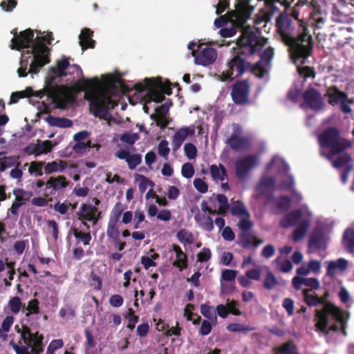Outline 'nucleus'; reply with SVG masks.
I'll return each instance as SVG.
<instances>
[{"instance_id": "obj_1", "label": "nucleus", "mask_w": 354, "mask_h": 354, "mask_svg": "<svg viewBox=\"0 0 354 354\" xmlns=\"http://www.w3.org/2000/svg\"><path fill=\"white\" fill-rule=\"evenodd\" d=\"M259 32L254 31L252 27L243 30L241 35L237 39V54L234 56L226 65V68L219 75L222 82H232L240 77L251 68V63L247 62L242 56H251L259 52L267 44V39L260 37Z\"/></svg>"}, {"instance_id": "obj_2", "label": "nucleus", "mask_w": 354, "mask_h": 354, "mask_svg": "<svg viewBox=\"0 0 354 354\" xmlns=\"http://www.w3.org/2000/svg\"><path fill=\"white\" fill-rule=\"evenodd\" d=\"M277 24L283 39L290 48V55L293 62L295 64H304L313 50V37L307 26L304 22L299 21L297 35L293 37L281 29L278 20Z\"/></svg>"}, {"instance_id": "obj_3", "label": "nucleus", "mask_w": 354, "mask_h": 354, "mask_svg": "<svg viewBox=\"0 0 354 354\" xmlns=\"http://www.w3.org/2000/svg\"><path fill=\"white\" fill-rule=\"evenodd\" d=\"M100 82L97 77L90 79L82 78L76 82V86L80 91L89 90L85 94V99L90 101V109L93 114L99 118L106 119L109 114V109H114L118 103L106 93L95 94V91Z\"/></svg>"}, {"instance_id": "obj_4", "label": "nucleus", "mask_w": 354, "mask_h": 354, "mask_svg": "<svg viewBox=\"0 0 354 354\" xmlns=\"http://www.w3.org/2000/svg\"><path fill=\"white\" fill-rule=\"evenodd\" d=\"M55 77H52L50 80L46 83L43 89L33 91L31 88H28L26 91L28 92V96H35L42 98L47 95L52 99L53 102L56 104V107L64 109L69 104H72L75 101V96L73 92L66 85H57L54 84Z\"/></svg>"}, {"instance_id": "obj_5", "label": "nucleus", "mask_w": 354, "mask_h": 354, "mask_svg": "<svg viewBox=\"0 0 354 354\" xmlns=\"http://www.w3.org/2000/svg\"><path fill=\"white\" fill-rule=\"evenodd\" d=\"M319 145L322 149H328V152H321V156L328 160H332L333 157L344 152L352 146L351 142L342 138L339 130L334 127H330L324 129L317 138Z\"/></svg>"}, {"instance_id": "obj_6", "label": "nucleus", "mask_w": 354, "mask_h": 354, "mask_svg": "<svg viewBox=\"0 0 354 354\" xmlns=\"http://www.w3.org/2000/svg\"><path fill=\"white\" fill-rule=\"evenodd\" d=\"M54 39L53 32H48L45 36H37L31 50H28L24 55L28 54V57L33 55V60L30 64V73L37 74L41 68L50 62L49 57V48L46 46L44 41L51 44Z\"/></svg>"}, {"instance_id": "obj_7", "label": "nucleus", "mask_w": 354, "mask_h": 354, "mask_svg": "<svg viewBox=\"0 0 354 354\" xmlns=\"http://www.w3.org/2000/svg\"><path fill=\"white\" fill-rule=\"evenodd\" d=\"M254 7L251 6L248 1H241L236 5V8L229 12V20L232 26L230 28H223L219 30L222 37H230L234 36L236 32L237 28H241L242 31L248 26L243 27L248 19L250 18Z\"/></svg>"}, {"instance_id": "obj_8", "label": "nucleus", "mask_w": 354, "mask_h": 354, "mask_svg": "<svg viewBox=\"0 0 354 354\" xmlns=\"http://www.w3.org/2000/svg\"><path fill=\"white\" fill-rule=\"evenodd\" d=\"M331 315L337 320H342V310L333 304H327L322 309L315 310V319L317 320L315 328L317 331H320L326 335L328 334L327 327L328 325V315Z\"/></svg>"}, {"instance_id": "obj_9", "label": "nucleus", "mask_w": 354, "mask_h": 354, "mask_svg": "<svg viewBox=\"0 0 354 354\" xmlns=\"http://www.w3.org/2000/svg\"><path fill=\"white\" fill-rule=\"evenodd\" d=\"M230 213L233 216L239 218L237 227L240 230H252L254 223L250 219V213L242 201H235L230 207Z\"/></svg>"}, {"instance_id": "obj_10", "label": "nucleus", "mask_w": 354, "mask_h": 354, "mask_svg": "<svg viewBox=\"0 0 354 354\" xmlns=\"http://www.w3.org/2000/svg\"><path fill=\"white\" fill-rule=\"evenodd\" d=\"M250 85L247 80L236 81L232 86L231 97L236 105H245L250 102Z\"/></svg>"}, {"instance_id": "obj_11", "label": "nucleus", "mask_w": 354, "mask_h": 354, "mask_svg": "<svg viewBox=\"0 0 354 354\" xmlns=\"http://www.w3.org/2000/svg\"><path fill=\"white\" fill-rule=\"evenodd\" d=\"M101 214L102 212L95 206L84 203L81 205L77 215L78 220L81 221L86 230H89L90 225L86 221H90L93 225H95L101 218Z\"/></svg>"}, {"instance_id": "obj_12", "label": "nucleus", "mask_w": 354, "mask_h": 354, "mask_svg": "<svg viewBox=\"0 0 354 354\" xmlns=\"http://www.w3.org/2000/svg\"><path fill=\"white\" fill-rule=\"evenodd\" d=\"M14 37L12 39L11 48L21 50L26 48V50H31L35 42L34 32L32 29L28 28L17 34L15 30H12Z\"/></svg>"}, {"instance_id": "obj_13", "label": "nucleus", "mask_w": 354, "mask_h": 354, "mask_svg": "<svg viewBox=\"0 0 354 354\" xmlns=\"http://www.w3.org/2000/svg\"><path fill=\"white\" fill-rule=\"evenodd\" d=\"M134 88L140 93L147 91L149 99L157 103L162 102L165 99L163 93L156 86L155 80L153 78H145L143 82L136 84Z\"/></svg>"}, {"instance_id": "obj_14", "label": "nucleus", "mask_w": 354, "mask_h": 354, "mask_svg": "<svg viewBox=\"0 0 354 354\" xmlns=\"http://www.w3.org/2000/svg\"><path fill=\"white\" fill-rule=\"evenodd\" d=\"M258 157L256 155H248L237 159L234 163L235 174L237 178L241 179L258 165Z\"/></svg>"}, {"instance_id": "obj_15", "label": "nucleus", "mask_w": 354, "mask_h": 354, "mask_svg": "<svg viewBox=\"0 0 354 354\" xmlns=\"http://www.w3.org/2000/svg\"><path fill=\"white\" fill-rule=\"evenodd\" d=\"M303 99L304 104L313 111H318L324 107L321 93L314 88L306 89L303 93Z\"/></svg>"}, {"instance_id": "obj_16", "label": "nucleus", "mask_w": 354, "mask_h": 354, "mask_svg": "<svg viewBox=\"0 0 354 354\" xmlns=\"http://www.w3.org/2000/svg\"><path fill=\"white\" fill-rule=\"evenodd\" d=\"M194 62L196 64L207 66L212 64L217 58V51L216 49L206 46L201 48L198 53H193Z\"/></svg>"}, {"instance_id": "obj_17", "label": "nucleus", "mask_w": 354, "mask_h": 354, "mask_svg": "<svg viewBox=\"0 0 354 354\" xmlns=\"http://www.w3.org/2000/svg\"><path fill=\"white\" fill-rule=\"evenodd\" d=\"M324 96L328 97V103L333 106L337 105L342 101H347L350 104L354 103L353 99L348 98V95L345 92L340 91L335 85L328 87Z\"/></svg>"}, {"instance_id": "obj_18", "label": "nucleus", "mask_w": 354, "mask_h": 354, "mask_svg": "<svg viewBox=\"0 0 354 354\" xmlns=\"http://www.w3.org/2000/svg\"><path fill=\"white\" fill-rule=\"evenodd\" d=\"M251 230H241L239 235V241L237 244L244 249H250L251 248H256L263 243L262 239H258L253 233L250 232Z\"/></svg>"}, {"instance_id": "obj_19", "label": "nucleus", "mask_w": 354, "mask_h": 354, "mask_svg": "<svg viewBox=\"0 0 354 354\" xmlns=\"http://www.w3.org/2000/svg\"><path fill=\"white\" fill-rule=\"evenodd\" d=\"M115 156L120 160H124L131 170L135 169L142 162V157L140 154H131L129 151L119 150Z\"/></svg>"}, {"instance_id": "obj_20", "label": "nucleus", "mask_w": 354, "mask_h": 354, "mask_svg": "<svg viewBox=\"0 0 354 354\" xmlns=\"http://www.w3.org/2000/svg\"><path fill=\"white\" fill-rule=\"evenodd\" d=\"M93 36V31L91 29L84 28L82 30L79 35L80 45L83 51L88 48H94L95 46V41L92 39Z\"/></svg>"}, {"instance_id": "obj_21", "label": "nucleus", "mask_w": 354, "mask_h": 354, "mask_svg": "<svg viewBox=\"0 0 354 354\" xmlns=\"http://www.w3.org/2000/svg\"><path fill=\"white\" fill-rule=\"evenodd\" d=\"M227 143L232 150L236 151L245 149L249 146L248 139L236 133H232L227 139Z\"/></svg>"}, {"instance_id": "obj_22", "label": "nucleus", "mask_w": 354, "mask_h": 354, "mask_svg": "<svg viewBox=\"0 0 354 354\" xmlns=\"http://www.w3.org/2000/svg\"><path fill=\"white\" fill-rule=\"evenodd\" d=\"M302 212L300 209L293 210L282 218L280 225L283 228H289L295 225L301 218Z\"/></svg>"}, {"instance_id": "obj_23", "label": "nucleus", "mask_w": 354, "mask_h": 354, "mask_svg": "<svg viewBox=\"0 0 354 354\" xmlns=\"http://www.w3.org/2000/svg\"><path fill=\"white\" fill-rule=\"evenodd\" d=\"M66 178L64 176H58L57 177H50L46 183V188L52 189L50 194H53V191H59L68 186Z\"/></svg>"}, {"instance_id": "obj_24", "label": "nucleus", "mask_w": 354, "mask_h": 354, "mask_svg": "<svg viewBox=\"0 0 354 354\" xmlns=\"http://www.w3.org/2000/svg\"><path fill=\"white\" fill-rule=\"evenodd\" d=\"M194 133V130H190L189 128H181L177 131L173 136L172 146L174 151L178 150L183 143L184 140L187 138L189 134Z\"/></svg>"}, {"instance_id": "obj_25", "label": "nucleus", "mask_w": 354, "mask_h": 354, "mask_svg": "<svg viewBox=\"0 0 354 354\" xmlns=\"http://www.w3.org/2000/svg\"><path fill=\"white\" fill-rule=\"evenodd\" d=\"M13 194L16 196L15 200L12 202L11 207L9 209V212L15 216L18 215V209L19 208L26 203V198H24L22 196H20L19 194H24L26 195H29V194L25 192L22 189H15L13 190Z\"/></svg>"}, {"instance_id": "obj_26", "label": "nucleus", "mask_w": 354, "mask_h": 354, "mask_svg": "<svg viewBox=\"0 0 354 354\" xmlns=\"http://www.w3.org/2000/svg\"><path fill=\"white\" fill-rule=\"evenodd\" d=\"M172 250L175 252L176 257V260L173 263V266L182 271L187 267V257L178 245L174 244Z\"/></svg>"}, {"instance_id": "obj_27", "label": "nucleus", "mask_w": 354, "mask_h": 354, "mask_svg": "<svg viewBox=\"0 0 354 354\" xmlns=\"http://www.w3.org/2000/svg\"><path fill=\"white\" fill-rule=\"evenodd\" d=\"M45 121L51 127L69 128L73 126V122L70 119L55 117L51 115H48L45 118Z\"/></svg>"}, {"instance_id": "obj_28", "label": "nucleus", "mask_w": 354, "mask_h": 354, "mask_svg": "<svg viewBox=\"0 0 354 354\" xmlns=\"http://www.w3.org/2000/svg\"><path fill=\"white\" fill-rule=\"evenodd\" d=\"M88 232H82L76 227H71V232L76 239V245L82 243L84 245H88L92 239L91 234L89 230Z\"/></svg>"}, {"instance_id": "obj_29", "label": "nucleus", "mask_w": 354, "mask_h": 354, "mask_svg": "<svg viewBox=\"0 0 354 354\" xmlns=\"http://www.w3.org/2000/svg\"><path fill=\"white\" fill-rule=\"evenodd\" d=\"M324 245V237L323 232L321 230H315L311 234L309 241L308 247L315 248V249H321Z\"/></svg>"}, {"instance_id": "obj_30", "label": "nucleus", "mask_w": 354, "mask_h": 354, "mask_svg": "<svg viewBox=\"0 0 354 354\" xmlns=\"http://www.w3.org/2000/svg\"><path fill=\"white\" fill-rule=\"evenodd\" d=\"M342 243L346 251L354 253V229L347 228L343 234Z\"/></svg>"}, {"instance_id": "obj_31", "label": "nucleus", "mask_w": 354, "mask_h": 354, "mask_svg": "<svg viewBox=\"0 0 354 354\" xmlns=\"http://www.w3.org/2000/svg\"><path fill=\"white\" fill-rule=\"evenodd\" d=\"M347 267L348 261L343 258H339L336 261H329L326 269L327 275L333 276L337 269L344 271L347 268Z\"/></svg>"}, {"instance_id": "obj_32", "label": "nucleus", "mask_w": 354, "mask_h": 354, "mask_svg": "<svg viewBox=\"0 0 354 354\" xmlns=\"http://www.w3.org/2000/svg\"><path fill=\"white\" fill-rule=\"evenodd\" d=\"M274 184L275 180L273 177L264 176L256 186V192L260 194H266L274 186Z\"/></svg>"}, {"instance_id": "obj_33", "label": "nucleus", "mask_w": 354, "mask_h": 354, "mask_svg": "<svg viewBox=\"0 0 354 354\" xmlns=\"http://www.w3.org/2000/svg\"><path fill=\"white\" fill-rule=\"evenodd\" d=\"M310 226V222L308 219L303 220L297 227L292 232V240L298 242L303 239Z\"/></svg>"}, {"instance_id": "obj_34", "label": "nucleus", "mask_w": 354, "mask_h": 354, "mask_svg": "<svg viewBox=\"0 0 354 354\" xmlns=\"http://www.w3.org/2000/svg\"><path fill=\"white\" fill-rule=\"evenodd\" d=\"M21 165L18 156H9L0 158V173L14 165Z\"/></svg>"}, {"instance_id": "obj_35", "label": "nucleus", "mask_w": 354, "mask_h": 354, "mask_svg": "<svg viewBox=\"0 0 354 354\" xmlns=\"http://www.w3.org/2000/svg\"><path fill=\"white\" fill-rule=\"evenodd\" d=\"M339 156L334 160H330L334 168L339 169L347 165H351L350 163L353 161V158L348 153H342Z\"/></svg>"}, {"instance_id": "obj_36", "label": "nucleus", "mask_w": 354, "mask_h": 354, "mask_svg": "<svg viewBox=\"0 0 354 354\" xmlns=\"http://www.w3.org/2000/svg\"><path fill=\"white\" fill-rule=\"evenodd\" d=\"M210 174L212 178L215 180L223 181L227 178V170L221 164L218 167L216 165H212L210 167Z\"/></svg>"}, {"instance_id": "obj_37", "label": "nucleus", "mask_w": 354, "mask_h": 354, "mask_svg": "<svg viewBox=\"0 0 354 354\" xmlns=\"http://www.w3.org/2000/svg\"><path fill=\"white\" fill-rule=\"evenodd\" d=\"M70 66L68 59L64 57L62 59L57 62L56 68H50V71L57 77H65L66 73L65 71Z\"/></svg>"}, {"instance_id": "obj_38", "label": "nucleus", "mask_w": 354, "mask_h": 354, "mask_svg": "<svg viewBox=\"0 0 354 354\" xmlns=\"http://www.w3.org/2000/svg\"><path fill=\"white\" fill-rule=\"evenodd\" d=\"M66 167V162L64 160L53 161L44 165V172L46 174H50L55 171H62Z\"/></svg>"}, {"instance_id": "obj_39", "label": "nucleus", "mask_w": 354, "mask_h": 354, "mask_svg": "<svg viewBox=\"0 0 354 354\" xmlns=\"http://www.w3.org/2000/svg\"><path fill=\"white\" fill-rule=\"evenodd\" d=\"M26 50H24L21 53V59L20 61L21 66L17 70V73L19 77H26L28 73H30V70L27 72L28 66L29 64V59L32 58V61L33 60V55L28 57V54H25Z\"/></svg>"}, {"instance_id": "obj_40", "label": "nucleus", "mask_w": 354, "mask_h": 354, "mask_svg": "<svg viewBox=\"0 0 354 354\" xmlns=\"http://www.w3.org/2000/svg\"><path fill=\"white\" fill-rule=\"evenodd\" d=\"M53 145L51 141L45 140L43 142H39L34 147L33 153L35 156H39L42 153H47L51 151Z\"/></svg>"}, {"instance_id": "obj_41", "label": "nucleus", "mask_w": 354, "mask_h": 354, "mask_svg": "<svg viewBox=\"0 0 354 354\" xmlns=\"http://www.w3.org/2000/svg\"><path fill=\"white\" fill-rule=\"evenodd\" d=\"M17 333H21V338L23 339L26 345L32 344V340L35 338V333H32L30 328L25 325L22 326V330L21 331L18 326H15Z\"/></svg>"}, {"instance_id": "obj_42", "label": "nucleus", "mask_w": 354, "mask_h": 354, "mask_svg": "<svg viewBox=\"0 0 354 354\" xmlns=\"http://www.w3.org/2000/svg\"><path fill=\"white\" fill-rule=\"evenodd\" d=\"M278 284L279 281L275 275L271 271H268L263 280V288L268 290H271Z\"/></svg>"}, {"instance_id": "obj_43", "label": "nucleus", "mask_w": 354, "mask_h": 354, "mask_svg": "<svg viewBox=\"0 0 354 354\" xmlns=\"http://www.w3.org/2000/svg\"><path fill=\"white\" fill-rule=\"evenodd\" d=\"M277 352L280 354H299L297 352V347L294 342L289 341L283 343L281 346L278 347Z\"/></svg>"}, {"instance_id": "obj_44", "label": "nucleus", "mask_w": 354, "mask_h": 354, "mask_svg": "<svg viewBox=\"0 0 354 354\" xmlns=\"http://www.w3.org/2000/svg\"><path fill=\"white\" fill-rule=\"evenodd\" d=\"M45 162L43 161H32L30 162L28 171L30 174H35L36 176L43 175V169Z\"/></svg>"}, {"instance_id": "obj_45", "label": "nucleus", "mask_w": 354, "mask_h": 354, "mask_svg": "<svg viewBox=\"0 0 354 354\" xmlns=\"http://www.w3.org/2000/svg\"><path fill=\"white\" fill-rule=\"evenodd\" d=\"M276 207L281 212H286L291 204V199L287 196H280L274 202Z\"/></svg>"}, {"instance_id": "obj_46", "label": "nucleus", "mask_w": 354, "mask_h": 354, "mask_svg": "<svg viewBox=\"0 0 354 354\" xmlns=\"http://www.w3.org/2000/svg\"><path fill=\"white\" fill-rule=\"evenodd\" d=\"M27 312L26 313V317H29L30 315H37L40 312L39 309V301L37 299H32L28 303L27 307L25 308Z\"/></svg>"}, {"instance_id": "obj_47", "label": "nucleus", "mask_w": 354, "mask_h": 354, "mask_svg": "<svg viewBox=\"0 0 354 354\" xmlns=\"http://www.w3.org/2000/svg\"><path fill=\"white\" fill-rule=\"evenodd\" d=\"M123 211L124 206L122 203H121L120 202L116 203L111 210L109 221L113 222H118Z\"/></svg>"}, {"instance_id": "obj_48", "label": "nucleus", "mask_w": 354, "mask_h": 354, "mask_svg": "<svg viewBox=\"0 0 354 354\" xmlns=\"http://www.w3.org/2000/svg\"><path fill=\"white\" fill-rule=\"evenodd\" d=\"M8 307L13 314H17L21 309L22 302L19 297H12L8 301Z\"/></svg>"}, {"instance_id": "obj_49", "label": "nucleus", "mask_w": 354, "mask_h": 354, "mask_svg": "<svg viewBox=\"0 0 354 354\" xmlns=\"http://www.w3.org/2000/svg\"><path fill=\"white\" fill-rule=\"evenodd\" d=\"M201 313L209 320L216 319V313L213 307L203 304L201 306Z\"/></svg>"}, {"instance_id": "obj_50", "label": "nucleus", "mask_w": 354, "mask_h": 354, "mask_svg": "<svg viewBox=\"0 0 354 354\" xmlns=\"http://www.w3.org/2000/svg\"><path fill=\"white\" fill-rule=\"evenodd\" d=\"M176 236L181 243L192 244L194 242L193 234L186 229L180 230Z\"/></svg>"}, {"instance_id": "obj_51", "label": "nucleus", "mask_w": 354, "mask_h": 354, "mask_svg": "<svg viewBox=\"0 0 354 354\" xmlns=\"http://www.w3.org/2000/svg\"><path fill=\"white\" fill-rule=\"evenodd\" d=\"M120 139L122 142L132 145L140 139V136L137 133L126 131L120 136Z\"/></svg>"}, {"instance_id": "obj_52", "label": "nucleus", "mask_w": 354, "mask_h": 354, "mask_svg": "<svg viewBox=\"0 0 354 354\" xmlns=\"http://www.w3.org/2000/svg\"><path fill=\"white\" fill-rule=\"evenodd\" d=\"M227 329L231 332H248L255 330L254 327L246 326L241 324H230L227 326Z\"/></svg>"}, {"instance_id": "obj_53", "label": "nucleus", "mask_w": 354, "mask_h": 354, "mask_svg": "<svg viewBox=\"0 0 354 354\" xmlns=\"http://www.w3.org/2000/svg\"><path fill=\"white\" fill-rule=\"evenodd\" d=\"M118 222H113L109 221L106 234L107 236L112 239H116L119 237L120 232L118 229Z\"/></svg>"}, {"instance_id": "obj_54", "label": "nucleus", "mask_w": 354, "mask_h": 354, "mask_svg": "<svg viewBox=\"0 0 354 354\" xmlns=\"http://www.w3.org/2000/svg\"><path fill=\"white\" fill-rule=\"evenodd\" d=\"M154 80L156 86H157L158 88L163 93V95L166 94L169 95L172 93L171 87V84L169 82L163 83L160 77H158Z\"/></svg>"}, {"instance_id": "obj_55", "label": "nucleus", "mask_w": 354, "mask_h": 354, "mask_svg": "<svg viewBox=\"0 0 354 354\" xmlns=\"http://www.w3.org/2000/svg\"><path fill=\"white\" fill-rule=\"evenodd\" d=\"M249 71H251L259 78H263L268 72L261 61L256 63L254 66L251 64V68Z\"/></svg>"}, {"instance_id": "obj_56", "label": "nucleus", "mask_w": 354, "mask_h": 354, "mask_svg": "<svg viewBox=\"0 0 354 354\" xmlns=\"http://www.w3.org/2000/svg\"><path fill=\"white\" fill-rule=\"evenodd\" d=\"M35 338L32 342V344H33L32 346H30L32 348V351H37L39 352H43V339L44 337L41 335H39L38 332L35 333Z\"/></svg>"}, {"instance_id": "obj_57", "label": "nucleus", "mask_w": 354, "mask_h": 354, "mask_svg": "<svg viewBox=\"0 0 354 354\" xmlns=\"http://www.w3.org/2000/svg\"><path fill=\"white\" fill-rule=\"evenodd\" d=\"M184 150L188 159L192 160L196 157L197 149L192 143H187L184 146Z\"/></svg>"}, {"instance_id": "obj_58", "label": "nucleus", "mask_w": 354, "mask_h": 354, "mask_svg": "<svg viewBox=\"0 0 354 354\" xmlns=\"http://www.w3.org/2000/svg\"><path fill=\"white\" fill-rule=\"evenodd\" d=\"M158 151L159 155L167 160L170 151V149L168 147V142L165 140L160 141L158 146Z\"/></svg>"}, {"instance_id": "obj_59", "label": "nucleus", "mask_w": 354, "mask_h": 354, "mask_svg": "<svg viewBox=\"0 0 354 354\" xmlns=\"http://www.w3.org/2000/svg\"><path fill=\"white\" fill-rule=\"evenodd\" d=\"M194 186L200 193L205 194L208 190L207 184L201 178H197L194 180Z\"/></svg>"}, {"instance_id": "obj_60", "label": "nucleus", "mask_w": 354, "mask_h": 354, "mask_svg": "<svg viewBox=\"0 0 354 354\" xmlns=\"http://www.w3.org/2000/svg\"><path fill=\"white\" fill-rule=\"evenodd\" d=\"M282 306L289 316L294 315L295 303L293 299L289 297L285 298L282 302Z\"/></svg>"}, {"instance_id": "obj_61", "label": "nucleus", "mask_w": 354, "mask_h": 354, "mask_svg": "<svg viewBox=\"0 0 354 354\" xmlns=\"http://www.w3.org/2000/svg\"><path fill=\"white\" fill-rule=\"evenodd\" d=\"M182 176L186 178H192L194 174V169L190 162H186L183 165L181 169Z\"/></svg>"}, {"instance_id": "obj_62", "label": "nucleus", "mask_w": 354, "mask_h": 354, "mask_svg": "<svg viewBox=\"0 0 354 354\" xmlns=\"http://www.w3.org/2000/svg\"><path fill=\"white\" fill-rule=\"evenodd\" d=\"M10 345L12 346L16 354H30L29 352V348L30 344L26 346H18L14 341L10 342Z\"/></svg>"}, {"instance_id": "obj_63", "label": "nucleus", "mask_w": 354, "mask_h": 354, "mask_svg": "<svg viewBox=\"0 0 354 354\" xmlns=\"http://www.w3.org/2000/svg\"><path fill=\"white\" fill-rule=\"evenodd\" d=\"M274 54V48L270 46L268 47L261 53V61L269 63L272 59Z\"/></svg>"}, {"instance_id": "obj_64", "label": "nucleus", "mask_w": 354, "mask_h": 354, "mask_svg": "<svg viewBox=\"0 0 354 354\" xmlns=\"http://www.w3.org/2000/svg\"><path fill=\"white\" fill-rule=\"evenodd\" d=\"M59 316L63 319H68L74 317L76 315L75 310L71 306L62 308L59 312Z\"/></svg>"}]
</instances>
